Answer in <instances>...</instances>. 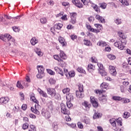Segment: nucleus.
<instances>
[{"mask_svg": "<svg viewBox=\"0 0 131 131\" xmlns=\"http://www.w3.org/2000/svg\"><path fill=\"white\" fill-rule=\"evenodd\" d=\"M0 39H2L3 41H7L6 40L7 39L9 46H11V43H14L15 42V39L12 37V36L10 35L9 34L0 35Z\"/></svg>", "mask_w": 131, "mask_h": 131, "instance_id": "obj_1", "label": "nucleus"}, {"mask_svg": "<svg viewBox=\"0 0 131 131\" xmlns=\"http://www.w3.org/2000/svg\"><path fill=\"white\" fill-rule=\"evenodd\" d=\"M30 99L33 102H34V103H36L35 104V108L32 107H31V111L35 114H37V115H39L40 113L39 112V111H38V110H37V106H39L38 105V101H37V100H36V99H35V97H34V96L33 95L30 96Z\"/></svg>", "mask_w": 131, "mask_h": 131, "instance_id": "obj_2", "label": "nucleus"}, {"mask_svg": "<svg viewBox=\"0 0 131 131\" xmlns=\"http://www.w3.org/2000/svg\"><path fill=\"white\" fill-rule=\"evenodd\" d=\"M60 107H61V112L63 114L66 115V119L67 121H70L71 120V118L69 116L68 114H69V111L67 110V108L66 107V105L64 104V103H61L60 104Z\"/></svg>", "mask_w": 131, "mask_h": 131, "instance_id": "obj_3", "label": "nucleus"}, {"mask_svg": "<svg viewBox=\"0 0 131 131\" xmlns=\"http://www.w3.org/2000/svg\"><path fill=\"white\" fill-rule=\"evenodd\" d=\"M47 93L48 95H50L52 98L58 99L60 98V94L56 93V90L53 88H47Z\"/></svg>", "mask_w": 131, "mask_h": 131, "instance_id": "obj_4", "label": "nucleus"}, {"mask_svg": "<svg viewBox=\"0 0 131 131\" xmlns=\"http://www.w3.org/2000/svg\"><path fill=\"white\" fill-rule=\"evenodd\" d=\"M126 45V40H121V41L116 42V47L119 50H123Z\"/></svg>", "mask_w": 131, "mask_h": 131, "instance_id": "obj_5", "label": "nucleus"}, {"mask_svg": "<svg viewBox=\"0 0 131 131\" xmlns=\"http://www.w3.org/2000/svg\"><path fill=\"white\" fill-rule=\"evenodd\" d=\"M70 15L71 16L70 23L72 24H75V23H76V17L77 16V14L75 12H72L70 13Z\"/></svg>", "mask_w": 131, "mask_h": 131, "instance_id": "obj_6", "label": "nucleus"}, {"mask_svg": "<svg viewBox=\"0 0 131 131\" xmlns=\"http://www.w3.org/2000/svg\"><path fill=\"white\" fill-rule=\"evenodd\" d=\"M90 100H91V103L93 106V107H94L95 108H97L98 107L99 103L97 101V99H96L94 97L91 96L90 97Z\"/></svg>", "mask_w": 131, "mask_h": 131, "instance_id": "obj_7", "label": "nucleus"}, {"mask_svg": "<svg viewBox=\"0 0 131 131\" xmlns=\"http://www.w3.org/2000/svg\"><path fill=\"white\" fill-rule=\"evenodd\" d=\"M9 101H10V98L8 97H1L0 98V104L6 105V104H8V103H9Z\"/></svg>", "mask_w": 131, "mask_h": 131, "instance_id": "obj_8", "label": "nucleus"}, {"mask_svg": "<svg viewBox=\"0 0 131 131\" xmlns=\"http://www.w3.org/2000/svg\"><path fill=\"white\" fill-rule=\"evenodd\" d=\"M41 114L42 116H44L45 118H47V119L51 117V113L45 109L42 110Z\"/></svg>", "mask_w": 131, "mask_h": 131, "instance_id": "obj_9", "label": "nucleus"}, {"mask_svg": "<svg viewBox=\"0 0 131 131\" xmlns=\"http://www.w3.org/2000/svg\"><path fill=\"white\" fill-rule=\"evenodd\" d=\"M91 106V104L89 103L86 101H84L82 104V107L84 110H89Z\"/></svg>", "mask_w": 131, "mask_h": 131, "instance_id": "obj_10", "label": "nucleus"}, {"mask_svg": "<svg viewBox=\"0 0 131 131\" xmlns=\"http://www.w3.org/2000/svg\"><path fill=\"white\" fill-rule=\"evenodd\" d=\"M72 3L74 5H75V6H76V7H77V8H83V4L80 3V1L78 0H73Z\"/></svg>", "mask_w": 131, "mask_h": 131, "instance_id": "obj_11", "label": "nucleus"}, {"mask_svg": "<svg viewBox=\"0 0 131 131\" xmlns=\"http://www.w3.org/2000/svg\"><path fill=\"white\" fill-rule=\"evenodd\" d=\"M118 35L119 36L120 38H122V40L124 41V40H126V35H125L123 32L119 31L118 32Z\"/></svg>", "mask_w": 131, "mask_h": 131, "instance_id": "obj_12", "label": "nucleus"}, {"mask_svg": "<svg viewBox=\"0 0 131 131\" xmlns=\"http://www.w3.org/2000/svg\"><path fill=\"white\" fill-rule=\"evenodd\" d=\"M58 40L62 47H65L67 45V43L65 41L64 38L61 36L58 38Z\"/></svg>", "mask_w": 131, "mask_h": 131, "instance_id": "obj_13", "label": "nucleus"}, {"mask_svg": "<svg viewBox=\"0 0 131 131\" xmlns=\"http://www.w3.org/2000/svg\"><path fill=\"white\" fill-rule=\"evenodd\" d=\"M54 70H55V71H56V72H58V73L60 74V75H61V76H64V72H63V70H62V69H61L58 67H55L54 68Z\"/></svg>", "mask_w": 131, "mask_h": 131, "instance_id": "obj_14", "label": "nucleus"}, {"mask_svg": "<svg viewBox=\"0 0 131 131\" xmlns=\"http://www.w3.org/2000/svg\"><path fill=\"white\" fill-rule=\"evenodd\" d=\"M99 100L101 102H102V103H106L107 102V95H102V96L99 97Z\"/></svg>", "mask_w": 131, "mask_h": 131, "instance_id": "obj_15", "label": "nucleus"}, {"mask_svg": "<svg viewBox=\"0 0 131 131\" xmlns=\"http://www.w3.org/2000/svg\"><path fill=\"white\" fill-rule=\"evenodd\" d=\"M31 44L32 46H35L36 43H38V39L36 37H33L30 41Z\"/></svg>", "mask_w": 131, "mask_h": 131, "instance_id": "obj_16", "label": "nucleus"}, {"mask_svg": "<svg viewBox=\"0 0 131 131\" xmlns=\"http://www.w3.org/2000/svg\"><path fill=\"white\" fill-rule=\"evenodd\" d=\"M110 73L111 75H114L115 74V67L113 66H110L109 67Z\"/></svg>", "mask_w": 131, "mask_h": 131, "instance_id": "obj_17", "label": "nucleus"}, {"mask_svg": "<svg viewBox=\"0 0 131 131\" xmlns=\"http://www.w3.org/2000/svg\"><path fill=\"white\" fill-rule=\"evenodd\" d=\"M37 91L40 94V95H41V96L43 97V98H48V94H47V93L42 91L41 89H38Z\"/></svg>", "mask_w": 131, "mask_h": 131, "instance_id": "obj_18", "label": "nucleus"}, {"mask_svg": "<svg viewBox=\"0 0 131 131\" xmlns=\"http://www.w3.org/2000/svg\"><path fill=\"white\" fill-rule=\"evenodd\" d=\"M66 99L67 101H73V94L71 93H69L66 95Z\"/></svg>", "mask_w": 131, "mask_h": 131, "instance_id": "obj_19", "label": "nucleus"}, {"mask_svg": "<svg viewBox=\"0 0 131 131\" xmlns=\"http://www.w3.org/2000/svg\"><path fill=\"white\" fill-rule=\"evenodd\" d=\"M95 18L97 20H98L99 22L101 23H105V19H104L102 16H100L99 15H97L95 16Z\"/></svg>", "mask_w": 131, "mask_h": 131, "instance_id": "obj_20", "label": "nucleus"}, {"mask_svg": "<svg viewBox=\"0 0 131 131\" xmlns=\"http://www.w3.org/2000/svg\"><path fill=\"white\" fill-rule=\"evenodd\" d=\"M101 89H105V90H108L109 89V84L103 82L100 85Z\"/></svg>", "mask_w": 131, "mask_h": 131, "instance_id": "obj_21", "label": "nucleus"}, {"mask_svg": "<svg viewBox=\"0 0 131 131\" xmlns=\"http://www.w3.org/2000/svg\"><path fill=\"white\" fill-rule=\"evenodd\" d=\"M102 117V114L99 113H95L93 115V119H97V118H101Z\"/></svg>", "mask_w": 131, "mask_h": 131, "instance_id": "obj_22", "label": "nucleus"}, {"mask_svg": "<svg viewBox=\"0 0 131 131\" xmlns=\"http://www.w3.org/2000/svg\"><path fill=\"white\" fill-rule=\"evenodd\" d=\"M91 7L92 8H93V9H94V10H95L96 12H97V13H100V9L97 6V5L92 4Z\"/></svg>", "mask_w": 131, "mask_h": 131, "instance_id": "obj_23", "label": "nucleus"}, {"mask_svg": "<svg viewBox=\"0 0 131 131\" xmlns=\"http://www.w3.org/2000/svg\"><path fill=\"white\" fill-rule=\"evenodd\" d=\"M60 58L61 59H63V60H65L66 59H67V56H66V54H65V53H64V51H60V53L59 54Z\"/></svg>", "mask_w": 131, "mask_h": 131, "instance_id": "obj_24", "label": "nucleus"}, {"mask_svg": "<svg viewBox=\"0 0 131 131\" xmlns=\"http://www.w3.org/2000/svg\"><path fill=\"white\" fill-rule=\"evenodd\" d=\"M82 92L81 91H76V95L77 97V98H83V94L82 93Z\"/></svg>", "mask_w": 131, "mask_h": 131, "instance_id": "obj_25", "label": "nucleus"}, {"mask_svg": "<svg viewBox=\"0 0 131 131\" xmlns=\"http://www.w3.org/2000/svg\"><path fill=\"white\" fill-rule=\"evenodd\" d=\"M35 53H36L38 56H39V57H41V56L42 55V52H41L39 48L35 49Z\"/></svg>", "mask_w": 131, "mask_h": 131, "instance_id": "obj_26", "label": "nucleus"}, {"mask_svg": "<svg viewBox=\"0 0 131 131\" xmlns=\"http://www.w3.org/2000/svg\"><path fill=\"white\" fill-rule=\"evenodd\" d=\"M97 46H99L100 47H106L107 43L103 41H99L97 42Z\"/></svg>", "mask_w": 131, "mask_h": 131, "instance_id": "obj_27", "label": "nucleus"}, {"mask_svg": "<svg viewBox=\"0 0 131 131\" xmlns=\"http://www.w3.org/2000/svg\"><path fill=\"white\" fill-rule=\"evenodd\" d=\"M62 27H63V25H62V24H56L54 25V28L55 29H58L60 30L61 29V28H62Z\"/></svg>", "mask_w": 131, "mask_h": 131, "instance_id": "obj_28", "label": "nucleus"}, {"mask_svg": "<svg viewBox=\"0 0 131 131\" xmlns=\"http://www.w3.org/2000/svg\"><path fill=\"white\" fill-rule=\"evenodd\" d=\"M45 68L42 66H39L38 67V72L40 73H44Z\"/></svg>", "mask_w": 131, "mask_h": 131, "instance_id": "obj_29", "label": "nucleus"}, {"mask_svg": "<svg viewBox=\"0 0 131 131\" xmlns=\"http://www.w3.org/2000/svg\"><path fill=\"white\" fill-rule=\"evenodd\" d=\"M122 102L124 104H127V103H129V102H130V100H129V99L127 98H122Z\"/></svg>", "mask_w": 131, "mask_h": 131, "instance_id": "obj_30", "label": "nucleus"}, {"mask_svg": "<svg viewBox=\"0 0 131 131\" xmlns=\"http://www.w3.org/2000/svg\"><path fill=\"white\" fill-rule=\"evenodd\" d=\"M116 122L117 124H118V125H120V126H122V119L121 118H118L117 120H116Z\"/></svg>", "mask_w": 131, "mask_h": 131, "instance_id": "obj_31", "label": "nucleus"}, {"mask_svg": "<svg viewBox=\"0 0 131 131\" xmlns=\"http://www.w3.org/2000/svg\"><path fill=\"white\" fill-rule=\"evenodd\" d=\"M84 45H85V46H87L88 47H91V46H92V43L89 40L85 39L84 40Z\"/></svg>", "mask_w": 131, "mask_h": 131, "instance_id": "obj_32", "label": "nucleus"}, {"mask_svg": "<svg viewBox=\"0 0 131 131\" xmlns=\"http://www.w3.org/2000/svg\"><path fill=\"white\" fill-rule=\"evenodd\" d=\"M77 71L78 72H79L80 73H83L84 74H85V71L83 70V69L81 67H79L77 69Z\"/></svg>", "mask_w": 131, "mask_h": 131, "instance_id": "obj_33", "label": "nucleus"}, {"mask_svg": "<svg viewBox=\"0 0 131 131\" xmlns=\"http://www.w3.org/2000/svg\"><path fill=\"white\" fill-rule=\"evenodd\" d=\"M129 116H130V113L127 112H124L123 115V117L125 119L128 118Z\"/></svg>", "mask_w": 131, "mask_h": 131, "instance_id": "obj_34", "label": "nucleus"}, {"mask_svg": "<svg viewBox=\"0 0 131 131\" xmlns=\"http://www.w3.org/2000/svg\"><path fill=\"white\" fill-rule=\"evenodd\" d=\"M16 86L20 90H23V89H24V87H23V85H22L21 82H20L19 81H18L17 82Z\"/></svg>", "mask_w": 131, "mask_h": 131, "instance_id": "obj_35", "label": "nucleus"}, {"mask_svg": "<svg viewBox=\"0 0 131 131\" xmlns=\"http://www.w3.org/2000/svg\"><path fill=\"white\" fill-rule=\"evenodd\" d=\"M99 6L101 9H106L107 8V4L105 3H99Z\"/></svg>", "mask_w": 131, "mask_h": 131, "instance_id": "obj_36", "label": "nucleus"}, {"mask_svg": "<svg viewBox=\"0 0 131 131\" xmlns=\"http://www.w3.org/2000/svg\"><path fill=\"white\" fill-rule=\"evenodd\" d=\"M99 73L101 74V76H106L107 75V72H106L104 69L99 71Z\"/></svg>", "mask_w": 131, "mask_h": 131, "instance_id": "obj_37", "label": "nucleus"}, {"mask_svg": "<svg viewBox=\"0 0 131 131\" xmlns=\"http://www.w3.org/2000/svg\"><path fill=\"white\" fill-rule=\"evenodd\" d=\"M120 3H121L123 6H128V2L126 0H121Z\"/></svg>", "mask_w": 131, "mask_h": 131, "instance_id": "obj_38", "label": "nucleus"}, {"mask_svg": "<svg viewBox=\"0 0 131 131\" xmlns=\"http://www.w3.org/2000/svg\"><path fill=\"white\" fill-rule=\"evenodd\" d=\"M40 23H41V24H46V23H47V18L41 17L40 19Z\"/></svg>", "mask_w": 131, "mask_h": 131, "instance_id": "obj_39", "label": "nucleus"}, {"mask_svg": "<svg viewBox=\"0 0 131 131\" xmlns=\"http://www.w3.org/2000/svg\"><path fill=\"white\" fill-rule=\"evenodd\" d=\"M95 66H94L92 64H89L88 65V70L89 71H90V70H95Z\"/></svg>", "mask_w": 131, "mask_h": 131, "instance_id": "obj_40", "label": "nucleus"}, {"mask_svg": "<svg viewBox=\"0 0 131 131\" xmlns=\"http://www.w3.org/2000/svg\"><path fill=\"white\" fill-rule=\"evenodd\" d=\"M68 74L69 75L70 77H74L75 76V72H74L73 71H72L69 72Z\"/></svg>", "mask_w": 131, "mask_h": 131, "instance_id": "obj_41", "label": "nucleus"}, {"mask_svg": "<svg viewBox=\"0 0 131 131\" xmlns=\"http://www.w3.org/2000/svg\"><path fill=\"white\" fill-rule=\"evenodd\" d=\"M110 122L113 126H114V125H115V118H113L111 119L110 120Z\"/></svg>", "mask_w": 131, "mask_h": 131, "instance_id": "obj_42", "label": "nucleus"}, {"mask_svg": "<svg viewBox=\"0 0 131 131\" xmlns=\"http://www.w3.org/2000/svg\"><path fill=\"white\" fill-rule=\"evenodd\" d=\"M36 76L37 78H42V77L45 76V73L38 72V74L36 75Z\"/></svg>", "mask_w": 131, "mask_h": 131, "instance_id": "obj_43", "label": "nucleus"}, {"mask_svg": "<svg viewBox=\"0 0 131 131\" xmlns=\"http://www.w3.org/2000/svg\"><path fill=\"white\" fill-rule=\"evenodd\" d=\"M53 57L55 60H57V61H58V62H62V59L59 57L58 55H54Z\"/></svg>", "mask_w": 131, "mask_h": 131, "instance_id": "obj_44", "label": "nucleus"}, {"mask_svg": "<svg viewBox=\"0 0 131 131\" xmlns=\"http://www.w3.org/2000/svg\"><path fill=\"white\" fill-rule=\"evenodd\" d=\"M72 101H67V105L68 108H71L73 106V104L71 103Z\"/></svg>", "mask_w": 131, "mask_h": 131, "instance_id": "obj_45", "label": "nucleus"}, {"mask_svg": "<svg viewBox=\"0 0 131 131\" xmlns=\"http://www.w3.org/2000/svg\"><path fill=\"white\" fill-rule=\"evenodd\" d=\"M83 122L85 123V124H90L91 123V121L90 120V118H86L84 120Z\"/></svg>", "mask_w": 131, "mask_h": 131, "instance_id": "obj_46", "label": "nucleus"}, {"mask_svg": "<svg viewBox=\"0 0 131 131\" xmlns=\"http://www.w3.org/2000/svg\"><path fill=\"white\" fill-rule=\"evenodd\" d=\"M47 71L50 75H55V72L53 71L52 70L47 69Z\"/></svg>", "mask_w": 131, "mask_h": 131, "instance_id": "obj_47", "label": "nucleus"}, {"mask_svg": "<svg viewBox=\"0 0 131 131\" xmlns=\"http://www.w3.org/2000/svg\"><path fill=\"white\" fill-rule=\"evenodd\" d=\"M107 57L108 58V59H110V60H114V59H115V56L114 55L108 54L107 55Z\"/></svg>", "mask_w": 131, "mask_h": 131, "instance_id": "obj_48", "label": "nucleus"}, {"mask_svg": "<svg viewBox=\"0 0 131 131\" xmlns=\"http://www.w3.org/2000/svg\"><path fill=\"white\" fill-rule=\"evenodd\" d=\"M97 65L99 67V71H100V70H103L104 69V67L103 66V64L102 63H98Z\"/></svg>", "mask_w": 131, "mask_h": 131, "instance_id": "obj_49", "label": "nucleus"}, {"mask_svg": "<svg viewBox=\"0 0 131 131\" xmlns=\"http://www.w3.org/2000/svg\"><path fill=\"white\" fill-rule=\"evenodd\" d=\"M69 92H70V89H69L68 88L64 89L62 90V93H63L64 94H67V93H69Z\"/></svg>", "mask_w": 131, "mask_h": 131, "instance_id": "obj_50", "label": "nucleus"}, {"mask_svg": "<svg viewBox=\"0 0 131 131\" xmlns=\"http://www.w3.org/2000/svg\"><path fill=\"white\" fill-rule=\"evenodd\" d=\"M90 31H91L92 32H95V33H98L99 32H100V30H97V29H95L93 28H91L90 30Z\"/></svg>", "mask_w": 131, "mask_h": 131, "instance_id": "obj_51", "label": "nucleus"}, {"mask_svg": "<svg viewBox=\"0 0 131 131\" xmlns=\"http://www.w3.org/2000/svg\"><path fill=\"white\" fill-rule=\"evenodd\" d=\"M52 126L54 129V130H57L58 129V125H57V123L54 122L52 124Z\"/></svg>", "mask_w": 131, "mask_h": 131, "instance_id": "obj_52", "label": "nucleus"}, {"mask_svg": "<svg viewBox=\"0 0 131 131\" xmlns=\"http://www.w3.org/2000/svg\"><path fill=\"white\" fill-rule=\"evenodd\" d=\"M95 93L97 94H99V95H101V94H104L105 93V91L104 90H96L95 91Z\"/></svg>", "mask_w": 131, "mask_h": 131, "instance_id": "obj_53", "label": "nucleus"}, {"mask_svg": "<svg viewBox=\"0 0 131 131\" xmlns=\"http://www.w3.org/2000/svg\"><path fill=\"white\" fill-rule=\"evenodd\" d=\"M28 126H29V125L28 124V123H24L23 125V129H27V128H28Z\"/></svg>", "mask_w": 131, "mask_h": 131, "instance_id": "obj_54", "label": "nucleus"}, {"mask_svg": "<svg viewBox=\"0 0 131 131\" xmlns=\"http://www.w3.org/2000/svg\"><path fill=\"white\" fill-rule=\"evenodd\" d=\"M49 82L51 83V84H55L56 83V80L53 78H50L49 79Z\"/></svg>", "mask_w": 131, "mask_h": 131, "instance_id": "obj_55", "label": "nucleus"}, {"mask_svg": "<svg viewBox=\"0 0 131 131\" xmlns=\"http://www.w3.org/2000/svg\"><path fill=\"white\" fill-rule=\"evenodd\" d=\"M77 125L79 128H83V125H82V123H81V122H78L77 123Z\"/></svg>", "mask_w": 131, "mask_h": 131, "instance_id": "obj_56", "label": "nucleus"}, {"mask_svg": "<svg viewBox=\"0 0 131 131\" xmlns=\"http://www.w3.org/2000/svg\"><path fill=\"white\" fill-rule=\"evenodd\" d=\"M91 62H92V63H97V62H98V60L95 57H92L91 58Z\"/></svg>", "mask_w": 131, "mask_h": 131, "instance_id": "obj_57", "label": "nucleus"}, {"mask_svg": "<svg viewBox=\"0 0 131 131\" xmlns=\"http://www.w3.org/2000/svg\"><path fill=\"white\" fill-rule=\"evenodd\" d=\"M122 65H123V68H127V69H129L128 64H127L126 62L123 63Z\"/></svg>", "mask_w": 131, "mask_h": 131, "instance_id": "obj_58", "label": "nucleus"}, {"mask_svg": "<svg viewBox=\"0 0 131 131\" xmlns=\"http://www.w3.org/2000/svg\"><path fill=\"white\" fill-rule=\"evenodd\" d=\"M115 101H122V97L120 96H115Z\"/></svg>", "mask_w": 131, "mask_h": 131, "instance_id": "obj_59", "label": "nucleus"}, {"mask_svg": "<svg viewBox=\"0 0 131 131\" xmlns=\"http://www.w3.org/2000/svg\"><path fill=\"white\" fill-rule=\"evenodd\" d=\"M68 125H69V126H70V127H72V128H75L76 127V124H74V123H72V124H68Z\"/></svg>", "mask_w": 131, "mask_h": 131, "instance_id": "obj_60", "label": "nucleus"}, {"mask_svg": "<svg viewBox=\"0 0 131 131\" xmlns=\"http://www.w3.org/2000/svg\"><path fill=\"white\" fill-rule=\"evenodd\" d=\"M78 88L79 90V92H83V86H82V85H79Z\"/></svg>", "mask_w": 131, "mask_h": 131, "instance_id": "obj_61", "label": "nucleus"}, {"mask_svg": "<svg viewBox=\"0 0 131 131\" xmlns=\"http://www.w3.org/2000/svg\"><path fill=\"white\" fill-rule=\"evenodd\" d=\"M13 111H14V112H15V113L18 112V111H19V107L14 106V107L13 109Z\"/></svg>", "mask_w": 131, "mask_h": 131, "instance_id": "obj_62", "label": "nucleus"}, {"mask_svg": "<svg viewBox=\"0 0 131 131\" xmlns=\"http://www.w3.org/2000/svg\"><path fill=\"white\" fill-rule=\"evenodd\" d=\"M104 51L105 52H110V51H111V48L110 47H106Z\"/></svg>", "mask_w": 131, "mask_h": 131, "instance_id": "obj_63", "label": "nucleus"}, {"mask_svg": "<svg viewBox=\"0 0 131 131\" xmlns=\"http://www.w3.org/2000/svg\"><path fill=\"white\" fill-rule=\"evenodd\" d=\"M71 39H72V40H74L75 39H76V38H77V36L75 35H72L71 36Z\"/></svg>", "mask_w": 131, "mask_h": 131, "instance_id": "obj_64", "label": "nucleus"}]
</instances>
